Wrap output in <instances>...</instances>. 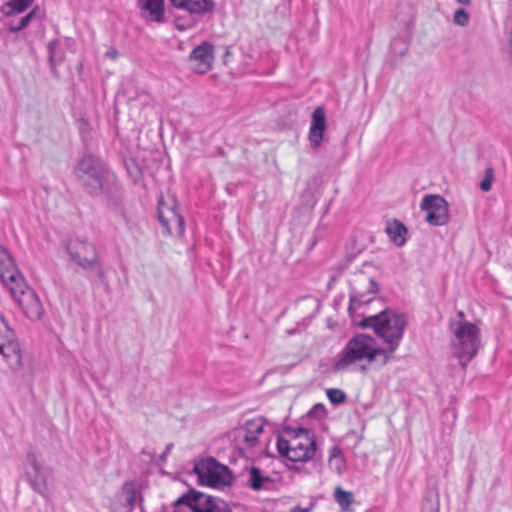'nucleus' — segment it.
Here are the masks:
<instances>
[{
  "label": "nucleus",
  "instance_id": "obj_1",
  "mask_svg": "<svg viewBox=\"0 0 512 512\" xmlns=\"http://www.w3.org/2000/svg\"><path fill=\"white\" fill-rule=\"evenodd\" d=\"M75 173L79 183L90 196L104 195L107 206L119 214L126 224H129L123 206L121 185L116 175L99 157L93 154L84 156L79 160Z\"/></svg>",
  "mask_w": 512,
  "mask_h": 512
},
{
  "label": "nucleus",
  "instance_id": "obj_2",
  "mask_svg": "<svg viewBox=\"0 0 512 512\" xmlns=\"http://www.w3.org/2000/svg\"><path fill=\"white\" fill-rule=\"evenodd\" d=\"M358 326L362 329H373L374 333L387 344L384 350L391 359L403 339L407 320L404 314L386 308L375 315L364 317Z\"/></svg>",
  "mask_w": 512,
  "mask_h": 512
},
{
  "label": "nucleus",
  "instance_id": "obj_3",
  "mask_svg": "<svg viewBox=\"0 0 512 512\" xmlns=\"http://www.w3.org/2000/svg\"><path fill=\"white\" fill-rule=\"evenodd\" d=\"M375 339L368 334H356L346 343L333 365L335 371L346 369L355 362L366 360L368 363L379 362L386 365L390 359L384 348L375 347Z\"/></svg>",
  "mask_w": 512,
  "mask_h": 512
},
{
  "label": "nucleus",
  "instance_id": "obj_4",
  "mask_svg": "<svg viewBox=\"0 0 512 512\" xmlns=\"http://www.w3.org/2000/svg\"><path fill=\"white\" fill-rule=\"evenodd\" d=\"M66 251L72 262L88 272L87 279L92 286H108L106 270L93 243L80 238L70 239L66 243Z\"/></svg>",
  "mask_w": 512,
  "mask_h": 512
},
{
  "label": "nucleus",
  "instance_id": "obj_5",
  "mask_svg": "<svg viewBox=\"0 0 512 512\" xmlns=\"http://www.w3.org/2000/svg\"><path fill=\"white\" fill-rule=\"evenodd\" d=\"M454 339L452 341L453 355L458 359L462 369L477 355L481 340L480 328L468 321H458L453 325Z\"/></svg>",
  "mask_w": 512,
  "mask_h": 512
},
{
  "label": "nucleus",
  "instance_id": "obj_6",
  "mask_svg": "<svg viewBox=\"0 0 512 512\" xmlns=\"http://www.w3.org/2000/svg\"><path fill=\"white\" fill-rule=\"evenodd\" d=\"M174 512H181L182 507L191 512H233L229 504L222 498L212 496L190 487L172 504Z\"/></svg>",
  "mask_w": 512,
  "mask_h": 512
},
{
  "label": "nucleus",
  "instance_id": "obj_7",
  "mask_svg": "<svg viewBox=\"0 0 512 512\" xmlns=\"http://www.w3.org/2000/svg\"><path fill=\"white\" fill-rule=\"evenodd\" d=\"M193 473L197 475L199 485L211 488L231 486L234 478L230 468L214 457H207L195 463Z\"/></svg>",
  "mask_w": 512,
  "mask_h": 512
},
{
  "label": "nucleus",
  "instance_id": "obj_8",
  "mask_svg": "<svg viewBox=\"0 0 512 512\" xmlns=\"http://www.w3.org/2000/svg\"><path fill=\"white\" fill-rule=\"evenodd\" d=\"M24 470L31 489L42 497L48 498L50 496L48 488L49 469L38 461L35 451L27 452Z\"/></svg>",
  "mask_w": 512,
  "mask_h": 512
},
{
  "label": "nucleus",
  "instance_id": "obj_9",
  "mask_svg": "<svg viewBox=\"0 0 512 512\" xmlns=\"http://www.w3.org/2000/svg\"><path fill=\"white\" fill-rule=\"evenodd\" d=\"M23 285L24 287H20V283L13 284L9 290L25 316L33 321L39 320L44 313L42 303L37 293L28 286L24 278Z\"/></svg>",
  "mask_w": 512,
  "mask_h": 512
},
{
  "label": "nucleus",
  "instance_id": "obj_10",
  "mask_svg": "<svg viewBox=\"0 0 512 512\" xmlns=\"http://www.w3.org/2000/svg\"><path fill=\"white\" fill-rule=\"evenodd\" d=\"M420 209L427 212L425 220L431 226H443L449 222V205L441 195H425L421 200Z\"/></svg>",
  "mask_w": 512,
  "mask_h": 512
},
{
  "label": "nucleus",
  "instance_id": "obj_11",
  "mask_svg": "<svg viewBox=\"0 0 512 512\" xmlns=\"http://www.w3.org/2000/svg\"><path fill=\"white\" fill-rule=\"evenodd\" d=\"M158 220L163 228V233L172 234V226H174L178 234L185 231V222L183 216L178 210L177 202L172 199L170 203L165 202L161 197L157 207Z\"/></svg>",
  "mask_w": 512,
  "mask_h": 512
},
{
  "label": "nucleus",
  "instance_id": "obj_12",
  "mask_svg": "<svg viewBox=\"0 0 512 512\" xmlns=\"http://www.w3.org/2000/svg\"><path fill=\"white\" fill-rule=\"evenodd\" d=\"M23 278L10 251L0 244V280L2 284L8 289L16 283H20V287H24Z\"/></svg>",
  "mask_w": 512,
  "mask_h": 512
},
{
  "label": "nucleus",
  "instance_id": "obj_13",
  "mask_svg": "<svg viewBox=\"0 0 512 512\" xmlns=\"http://www.w3.org/2000/svg\"><path fill=\"white\" fill-rule=\"evenodd\" d=\"M188 61L194 72L198 74L209 72L214 61V46L209 41L201 42L191 51Z\"/></svg>",
  "mask_w": 512,
  "mask_h": 512
},
{
  "label": "nucleus",
  "instance_id": "obj_14",
  "mask_svg": "<svg viewBox=\"0 0 512 512\" xmlns=\"http://www.w3.org/2000/svg\"><path fill=\"white\" fill-rule=\"evenodd\" d=\"M327 127V117L324 107H317L311 115L308 139L313 149L321 146Z\"/></svg>",
  "mask_w": 512,
  "mask_h": 512
},
{
  "label": "nucleus",
  "instance_id": "obj_15",
  "mask_svg": "<svg viewBox=\"0 0 512 512\" xmlns=\"http://www.w3.org/2000/svg\"><path fill=\"white\" fill-rule=\"evenodd\" d=\"M316 451L317 443L315 439V434H310L309 439L306 437V443H302L298 441V439H294L291 445L288 461L293 463L307 462L313 459Z\"/></svg>",
  "mask_w": 512,
  "mask_h": 512
},
{
  "label": "nucleus",
  "instance_id": "obj_16",
  "mask_svg": "<svg viewBox=\"0 0 512 512\" xmlns=\"http://www.w3.org/2000/svg\"><path fill=\"white\" fill-rule=\"evenodd\" d=\"M0 354L13 369H18L22 365V353L20 344L16 340V335L12 330L11 341L4 337L0 339Z\"/></svg>",
  "mask_w": 512,
  "mask_h": 512
},
{
  "label": "nucleus",
  "instance_id": "obj_17",
  "mask_svg": "<svg viewBox=\"0 0 512 512\" xmlns=\"http://www.w3.org/2000/svg\"><path fill=\"white\" fill-rule=\"evenodd\" d=\"M171 5L192 15H205L215 9L214 0H169Z\"/></svg>",
  "mask_w": 512,
  "mask_h": 512
},
{
  "label": "nucleus",
  "instance_id": "obj_18",
  "mask_svg": "<svg viewBox=\"0 0 512 512\" xmlns=\"http://www.w3.org/2000/svg\"><path fill=\"white\" fill-rule=\"evenodd\" d=\"M368 282V287L366 291H362L361 289H358L357 287H352L349 298L350 303L348 307L349 313H352V310L354 309L355 305H363V304H369L372 301V298L364 299V297L368 294H375L379 291V284L374 278H363L362 282Z\"/></svg>",
  "mask_w": 512,
  "mask_h": 512
},
{
  "label": "nucleus",
  "instance_id": "obj_19",
  "mask_svg": "<svg viewBox=\"0 0 512 512\" xmlns=\"http://www.w3.org/2000/svg\"><path fill=\"white\" fill-rule=\"evenodd\" d=\"M138 6L148 13L147 19L157 23L165 21V0H138Z\"/></svg>",
  "mask_w": 512,
  "mask_h": 512
},
{
  "label": "nucleus",
  "instance_id": "obj_20",
  "mask_svg": "<svg viewBox=\"0 0 512 512\" xmlns=\"http://www.w3.org/2000/svg\"><path fill=\"white\" fill-rule=\"evenodd\" d=\"M385 232L390 241L396 246L401 247L406 243L407 227L399 220L392 219L386 223Z\"/></svg>",
  "mask_w": 512,
  "mask_h": 512
},
{
  "label": "nucleus",
  "instance_id": "obj_21",
  "mask_svg": "<svg viewBox=\"0 0 512 512\" xmlns=\"http://www.w3.org/2000/svg\"><path fill=\"white\" fill-rule=\"evenodd\" d=\"M234 442L239 451L244 452L255 449L259 444V439L254 433H249L244 428H236L233 431Z\"/></svg>",
  "mask_w": 512,
  "mask_h": 512
},
{
  "label": "nucleus",
  "instance_id": "obj_22",
  "mask_svg": "<svg viewBox=\"0 0 512 512\" xmlns=\"http://www.w3.org/2000/svg\"><path fill=\"white\" fill-rule=\"evenodd\" d=\"M47 49H48V62L50 65L51 72L56 78H59V72L57 70V66L64 61L65 53L60 46L59 40L50 41L47 45Z\"/></svg>",
  "mask_w": 512,
  "mask_h": 512
},
{
  "label": "nucleus",
  "instance_id": "obj_23",
  "mask_svg": "<svg viewBox=\"0 0 512 512\" xmlns=\"http://www.w3.org/2000/svg\"><path fill=\"white\" fill-rule=\"evenodd\" d=\"M273 484V480L266 475H263L260 468L252 466L249 469L248 485L254 491L269 490Z\"/></svg>",
  "mask_w": 512,
  "mask_h": 512
},
{
  "label": "nucleus",
  "instance_id": "obj_24",
  "mask_svg": "<svg viewBox=\"0 0 512 512\" xmlns=\"http://www.w3.org/2000/svg\"><path fill=\"white\" fill-rule=\"evenodd\" d=\"M35 0H8L1 6V12L5 16H12L27 10Z\"/></svg>",
  "mask_w": 512,
  "mask_h": 512
},
{
  "label": "nucleus",
  "instance_id": "obj_25",
  "mask_svg": "<svg viewBox=\"0 0 512 512\" xmlns=\"http://www.w3.org/2000/svg\"><path fill=\"white\" fill-rule=\"evenodd\" d=\"M440 502L439 494L436 489H429L426 491L421 512H439Z\"/></svg>",
  "mask_w": 512,
  "mask_h": 512
},
{
  "label": "nucleus",
  "instance_id": "obj_26",
  "mask_svg": "<svg viewBox=\"0 0 512 512\" xmlns=\"http://www.w3.org/2000/svg\"><path fill=\"white\" fill-rule=\"evenodd\" d=\"M121 490L122 494L126 496L123 505L128 508V512H132L135 508V502L137 498L135 483L133 481H126L122 485Z\"/></svg>",
  "mask_w": 512,
  "mask_h": 512
},
{
  "label": "nucleus",
  "instance_id": "obj_27",
  "mask_svg": "<svg viewBox=\"0 0 512 512\" xmlns=\"http://www.w3.org/2000/svg\"><path fill=\"white\" fill-rule=\"evenodd\" d=\"M41 18V11L39 7H34L28 14L22 17L16 26H10L9 30L12 32L20 31L26 28L34 19Z\"/></svg>",
  "mask_w": 512,
  "mask_h": 512
},
{
  "label": "nucleus",
  "instance_id": "obj_28",
  "mask_svg": "<svg viewBox=\"0 0 512 512\" xmlns=\"http://www.w3.org/2000/svg\"><path fill=\"white\" fill-rule=\"evenodd\" d=\"M334 497L342 510H348L350 505L354 502L353 494L343 490L341 487L335 489Z\"/></svg>",
  "mask_w": 512,
  "mask_h": 512
},
{
  "label": "nucleus",
  "instance_id": "obj_29",
  "mask_svg": "<svg viewBox=\"0 0 512 512\" xmlns=\"http://www.w3.org/2000/svg\"><path fill=\"white\" fill-rule=\"evenodd\" d=\"M126 171L134 184H137L142 179V170L133 158L124 161Z\"/></svg>",
  "mask_w": 512,
  "mask_h": 512
},
{
  "label": "nucleus",
  "instance_id": "obj_30",
  "mask_svg": "<svg viewBox=\"0 0 512 512\" xmlns=\"http://www.w3.org/2000/svg\"><path fill=\"white\" fill-rule=\"evenodd\" d=\"M469 21L470 14L464 8H459L455 11L453 16V22L456 25L460 27H465L469 24Z\"/></svg>",
  "mask_w": 512,
  "mask_h": 512
},
{
  "label": "nucleus",
  "instance_id": "obj_31",
  "mask_svg": "<svg viewBox=\"0 0 512 512\" xmlns=\"http://www.w3.org/2000/svg\"><path fill=\"white\" fill-rule=\"evenodd\" d=\"M327 397L329 401L335 405L344 403L347 398L346 394L342 390L336 388L328 389Z\"/></svg>",
  "mask_w": 512,
  "mask_h": 512
},
{
  "label": "nucleus",
  "instance_id": "obj_32",
  "mask_svg": "<svg viewBox=\"0 0 512 512\" xmlns=\"http://www.w3.org/2000/svg\"><path fill=\"white\" fill-rule=\"evenodd\" d=\"M494 180V169L491 166L486 167L484 179L480 182V189L484 192L491 190L492 182Z\"/></svg>",
  "mask_w": 512,
  "mask_h": 512
},
{
  "label": "nucleus",
  "instance_id": "obj_33",
  "mask_svg": "<svg viewBox=\"0 0 512 512\" xmlns=\"http://www.w3.org/2000/svg\"><path fill=\"white\" fill-rule=\"evenodd\" d=\"M327 415L326 407L322 403H316L313 407L307 412L306 416L308 418H313L320 420Z\"/></svg>",
  "mask_w": 512,
  "mask_h": 512
},
{
  "label": "nucleus",
  "instance_id": "obj_34",
  "mask_svg": "<svg viewBox=\"0 0 512 512\" xmlns=\"http://www.w3.org/2000/svg\"><path fill=\"white\" fill-rule=\"evenodd\" d=\"M291 443L283 438L282 436L277 437L276 447L280 456L285 457L288 460L289 453L291 450Z\"/></svg>",
  "mask_w": 512,
  "mask_h": 512
},
{
  "label": "nucleus",
  "instance_id": "obj_35",
  "mask_svg": "<svg viewBox=\"0 0 512 512\" xmlns=\"http://www.w3.org/2000/svg\"><path fill=\"white\" fill-rule=\"evenodd\" d=\"M284 432L292 435L295 440L300 438L302 435L309 439V435L313 434L309 429L304 427L293 428L286 426L284 427Z\"/></svg>",
  "mask_w": 512,
  "mask_h": 512
},
{
  "label": "nucleus",
  "instance_id": "obj_36",
  "mask_svg": "<svg viewBox=\"0 0 512 512\" xmlns=\"http://www.w3.org/2000/svg\"><path fill=\"white\" fill-rule=\"evenodd\" d=\"M5 338L7 341H11L12 329L6 321L3 314L0 312V339Z\"/></svg>",
  "mask_w": 512,
  "mask_h": 512
},
{
  "label": "nucleus",
  "instance_id": "obj_37",
  "mask_svg": "<svg viewBox=\"0 0 512 512\" xmlns=\"http://www.w3.org/2000/svg\"><path fill=\"white\" fill-rule=\"evenodd\" d=\"M317 203V199L314 196V193L307 189L301 195V204L305 207L313 208Z\"/></svg>",
  "mask_w": 512,
  "mask_h": 512
},
{
  "label": "nucleus",
  "instance_id": "obj_38",
  "mask_svg": "<svg viewBox=\"0 0 512 512\" xmlns=\"http://www.w3.org/2000/svg\"><path fill=\"white\" fill-rule=\"evenodd\" d=\"M262 418H257L253 420H248L246 423L241 426L240 428H244L246 431H249V433H254L256 435V429H258V425L260 424Z\"/></svg>",
  "mask_w": 512,
  "mask_h": 512
},
{
  "label": "nucleus",
  "instance_id": "obj_39",
  "mask_svg": "<svg viewBox=\"0 0 512 512\" xmlns=\"http://www.w3.org/2000/svg\"><path fill=\"white\" fill-rule=\"evenodd\" d=\"M316 505L315 500H311L307 507H301L300 505L293 506L291 512H311Z\"/></svg>",
  "mask_w": 512,
  "mask_h": 512
},
{
  "label": "nucleus",
  "instance_id": "obj_40",
  "mask_svg": "<svg viewBox=\"0 0 512 512\" xmlns=\"http://www.w3.org/2000/svg\"><path fill=\"white\" fill-rule=\"evenodd\" d=\"M398 44H401L403 46L402 49L398 51V55L400 57H404L408 51V46L404 42H402L400 39L393 40L391 45H392V49L394 50L395 53H396V47Z\"/></svg>",
  "mask_w": 512,
  "mask_h": 512
},
{
  "label": "nucleus",
  "instance_id": "obj_41",
  "mask_svg": "<svg viewBox=\"0 0 512 512\" xmlns=\"http://www.w3.org/2000/svg\"><path fill=\"white\" fill-rule=\"evenodd\" d=\"M173 443H169L166 447L163 453L160 455L159 460L161 463L166 462L168 455L171 453V450L173 448Z\"/></svg>",
  "mask_w": 512,
  "mask_h": 512
},
{
  "label": "nucleus",
  "instance_id": "obj_42",
  "mask_svg": "<svg viewBox=\"0 0 512 512\" xmlns=\"http://www.w3.org/2000/svg\"><path fill=\"white\" fill-rule=\"evenodd\" d=\"M343 458V454H342V451L341 449L338 447V446H333L331 449H330V459L332 458Z\"/></svg>",
  "mask_w": 512,
  "mask_h": 512
},
{
  "label": "nucleus",
  "instance_id": "obj_43",
  "mask_svg": "<svg viewBox=\"0 0 512 512\" xmlns=\"http://www.w3.org/2000/svg\"><path fill=\"white\" fill-rule=\"evenodd\" d=\"M106 56L111 59H116L118 57V51L115 48H111L106 52Z\"/></svg>",
  "mask_w": 512,
  "mask_h": 512
},
{
  "label": "nucleus",
  "instance_id": "obj_44",
  "mask_svg": "<svg viewBox=\"0 0 512 512\" xmlns=\"http://www.w3.org/2000/svg\"><path fill=\"white\" fill-rule=\"evenodd\" d=\"M319 233H320V229L318 228V229L315 231V234H314V237H313V241H312V243H311L310 248H313V247L316 245V243H317L318 239L321 237V235H320V236H318V234H319Z\"/></svg>",
  "mask_w": 512,
  "mask_h": 512
},
{
  "label": "nucleus",
  "instance_id": "obj_45",
  "mask_svg": "<svg viewBox=\"0 0 512 512\" xmlns=\"http://www.w3.org/2000/svg\"><path fill=\"white\" fill-rule=\"evenodd\" d=\"M258 429H256V436L258 437L259 434H261L263 432V429H264V420L262 419L260 424L258 425L257 427Z\"/></svg>",
  "mask_w": 512,
  "mask_h": 512
},
{
  "label": "nucleus",
  "instance_id": "obj_46",
  "mask_svg": "<svg viewBox=\"0 0 512 512\" xmlns=\"http://www.w3.org/2000/svg\"><path fill=\"white\" fill-rule=\"evenodd\" d=\"M455 1L463 6H469L471 4V0H455Z\"/></svg>",
  "mask_w": 512,
  "mask_h": 512
},
{
  "label": "nucleus",
  "instance_id": "obj_47",
  "mask_svg": "<svg viewBox=\"0 0 512 512\" xmlns=\"http://www.w3.org/2000/svg\"><path fill=\"white\" fill-rule=\"evenodd\" d=\"M287 467H288L289 470H293V471H296V472H299L301 470V467L297 466V465H287Z\"/></svg>",
  "mask_w": 512,
  "mask_h": 512
},
{
  "label": "nucleus",
  "instance_id": "obj_48",
  "mask_svg": "<svg viewBox=\"0 0 512 512\" xmlns=\"http://www.w3.org/2000/svg\"><path fill=\"white\" fill-rule=\"evenodd\" d=\"M457 316L459 317V321H465L464 318H465V314L463 311H458L457 313Z\"/></svg>",
  "mask_w": 512,
  "mask_h": 512
},
{
  "label": "nucleus",
  "instance_id": "obj_49",
  "mask_svg": "<svg viewBox=\"0 0 512 512\" xmlns=\"http://www.w3.org/2000/svg\"><path fill=\"white\" fill-rule=\"evenodd\" d=\"M230 55H231L230 48H229V47H226V48H225V54H224V56H225V57H228V56H230Z\"/></svg>",
  "mask_w": 512,
  "mask_h": 512
},
{
  "label": "nucleus",
  "instance_id": "obj_50",
  "mask_svg": "<svg viewBox=\"0 0 512 512\" xmlns=\"http://www.w3.org/2000/svg\"><path fill=\"white\" fill-rule=\"evenodd\" d=\"M510 56L512 58V31H511V35H510Z\"/></svg>",
  "mask_w": 512,
  "mask_h": 512
},
{
  "label": "nucleus",
  "instance_id": "obj_51",
  "mask_svg": "<svg viewBox=\"0 0 512 512\" xmlns=\"http://www.w3.org/2000/svg\"><path fill=\"white\" fill-rule=\"evenodd\" d=\"M77 70H78V72H79V73H81V72H82V70H83V64H82V63H79V64H78V66H77Z\"/></svg>",
  "mask_w": 512,
  "mask_h": 512
},
{
  "label": "nucleus",
  "instance_id": "obj_52",
  "mask_svg": "<svg viewBox=\"0 0 512 512\" xmlns=\"http://www.w3.org/2000/svg\"><path fill=\"white\" fill-rule=\"evenodd\" d=\"M141 512H145V511H144V508H143L142 506H141Z\"/></svg>",
  "mask_w": 512,
  "mask_h": 512
}]
</instances>
